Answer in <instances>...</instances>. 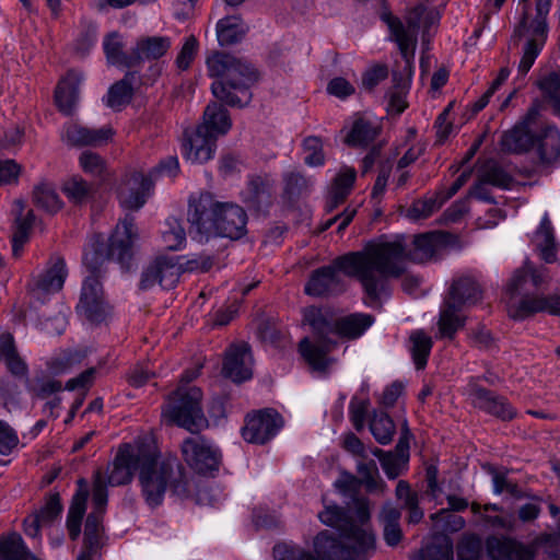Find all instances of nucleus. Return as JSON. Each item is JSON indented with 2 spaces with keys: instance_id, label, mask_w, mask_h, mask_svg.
I'll return each instance as SVG.
<instances>
[{
  "instance_id": "obj_1",
  "label": "nucleus",
  "mask_w": 560,
  "mask_h": 560,
  "mask_svg": "<svg viewBox=\"0 0 560 560\" xmlns=\"http://www.w3.org/2000/svg\"><path fill=\"white\" fill-rule=\"evenodd\" d=\"M404 247L399 242H370L361 250L335 258L330 265L315 269L305 284L312 296H330L345 291L339 275L358 280L370 303L388 295V280L399 278L404 271Z\"/></svg>"
},
{
  "instance_id": "obj_2",
  "label": "nucleus",
  "mask_w": 560,
  "mask_h": 560,
  "mask_svg": "<svg viewBox=\"0 0 560 560\" xmlns=\"http://www.w3.org/2000/svg\"><path fill=\"white\" fill-rule=\"evenodd\" d=\"M320 522L339 530H323L314 539V557L298 545L280 542L273 547L275 560H366L375 551V536L355 517L354 505L345 509L327 505Z\"/></svg>"
},
{
  "instance_id": "obj_3",
  "label": "nucleus",
  "mask_w": 560,
  "mask_h": 560,
  "mask_svg": "<svg viewBox=\"0 0 560 560\" xmlns=\"http://www.w3.org/2000/svg\"><path fill=\"white\" fill-rule=\"evenodd\" d=\"M187 220L190 237L201 244L215 237L238 240L246 233L245 210L234 202L219 201L207 191L189 197Z\"/></svg>"
},
{
  "instance_id": "obj_4",
  "label": "nucleus",
  "mask_w": 560,
  "mask_h": 560,
  "mask_svg": "<svg viewBox=\"0 0 560 560\" xmlns=\"http://www.w3.org/2000/svg\"><path fill=\"white\" fill-rule=\"evenodd\" d=\"M138 480L141 495L152 509L162 504L168 490L180 498L190 494L189 481L179 460L175 456H161L151 444L143 443Z\"/></svg>"
},
{
  "instance_id": "obj_5",
  "label": "nucleus",
  "mask_w": 560,
  "mask_h": 560,
  "mask_svg": "<svg viewBox=\"0 0 560 560\" xmlns=\"http://www.w3.org/2000/svg\"><path fill=\"white\" fill-rule=\"evenodd\" d=\"M207 68L209 75L217 79L211 84L215 98L237 107L250 103V86L258 80V73L248 61L215 52L207 59Z\"/></svg>"
},
{
  "instance_id": "obj_6",
  "label": "nucleus",
  "mask_w": 560,
  "mask_h": 560,
  "mask_svg": "<svg viewBox=\"0 0 560 560\" xmlns=\"http://www.w3.org/2000/svg\"><path fill=\"white\" fill-rule=\"evenodd\" d=\"M335 319L331 311L327 307L308 306L303 310V320L318 336V340L302 339L299 351L314 371L325 372L332 362L328 353L337 342L329 339L328 335H334Z\"/></svg>"
},
{
  "instance_id": "obj_7",
  "label": "nucleus",
  "mask_w": 560,
  "mask_h": 560,
  "mask_svg": "<svg viewBox=\"0 0 560 560\" xmlns=\"http://www.w3.org/2000/svg\"><path fill=\"white\" fill-rule=\"evenodd\" d=\"M137 240L133 218L126 215L118 222L114 233L108 240L106 254L102 248V244L94 242L83 254V264L90 271V276H100L102 265L106 259H114L122 267L127 266L132 257V246Z\"/></svg>"
},
{
  "instance_id": "obj_8",
  "label": "nucleus",
  "mask_w": 560,
  "mask_h": 560,
  "mask_svg": "<svg viewBox=\"0 0 560 560\" xmlns=\"http://www.w3.org/2000/svg\"><path fill=\"white\" fill-rule=\"evenodd\" d=\"M481 295V288L471 276L455 279L440 312V337L452 339L465 324V318L460 315L462 307L476 304Z\"/></svg>"
},
{
  "instance_id": "obj_9",
  "label": "nucleus",
  "mask_w": 560,
  "mask_h": 560,
  "mask_svg": "<svg viewBox=\"0 0 560 560\" xmlns=\"http://www.w3.org/2000/svg\"><path fill=\"white\" fill-rule=\"evenodd\" d=\"M202 393L198 387L179 386L170 396L162 411L167 422L197 433L208 427V420L201 407Z\"/></svg>"
},
{
  "instance_id": "obj_10",
  "label": "nucleus",
  "mask_w": 560,
  "mask_h": 560,
  "mask_svg": "<svg viewBox=\"0 0 560 560\" xmlns=\"http://www.w3.org/2000/svg\"><path fill=\"white\" fill-rule=\"evenodd\" d=\"M541 105L535 101L515 126L503 132L501 150L508 153H525L535 147V132L540 126Z\"/></svg>"
},
{
  "instance_id": "obj_11",
  "label": "nucleus",
  "mask_w": 560,
  "mask_h": 560,
  "mask_svg": "<svg viewBox=\"0 0 560 560\" xmlns=\"http://www.w3.org/2000/svg\"><path fill=\"white\" fill-rule=\"evenodd\" d=\"M143 443H125L121 444L112 463L103 471L97 469L94 475L101 472L106 483V488L125 486L131 482L133 474L139 470L140 456ZM95 476H93V479Z\"/></svg>"
},
{
  "instance_id": "obj_12",
  "label": "nucleus",
  "mask_w": 560,
  "mask_h": 560,
  "mask_svg": "<svg viewBox=\"0 0 560 560\" xmlns=\"http://www.w3.org/2000/svg\"><path fill=\"white\" fill-rule=\"evenodd\" d=\"M108 493L101 472L95 475L92 489L93 511L88 515L84 528L82 550L100 552L102 547L103 516L106 510Z\"/></svg>"
},
{
  "instance_id": "obj_13",
  "label": "nucleus",
  "mask_w": 560,
  "mask_h": 560,
  "mask_svg": "<svg viewBox=\"0 0 560 560\" xmlns=\"http://www.w3.org/2000/svg\"><path fill=\"white\" fill-rule=\"evenodd\" d=\"M282 427L281 415L272 408H266L248 413L241 433L246 442L262 445L273 439Z\"/></svg>"
},
{
  "instance_id": "obj_14",
  "label": "nucleus",
  "mask_w": 560,
  "mask_h": 560,
  "mask_svg": "<svg viewBox=\"0 0 560 560\" xmlns=\"http://www.w3.org/2000/svg\"><path fill=\"white\" fill-rule=\"evenodd\" d=\"M180 448L185 462L198 474L205 475L219 469L221 454L205 436L187 438Z\"/></svg>"
},
{
  "instance_id": "obj_15",
  "label": "nucleus",
  "mask_w": 560,
  "mask_h": 560,
  "mask_svg": "<svg viewBox=\"0 0 560 560\" xmlns=\"http://www.w3.org/2000/svg\"><path fill=\"white\" fill-rule=\"evenodd\" d=\"M79 314L91 323H102L109 314V306L105 300L104 291L100 279L88 276L83 282L79 303Z\"/></svg>"
},
{
  "instance_id": "obj_16",
  "label": "nucleus",
  "mask_w": 560,
  "mask_h": 560,
  "mask_svg": "<svg viewBox=\"0 0 560 560\" xmlns=\"http://www.w3.org/2000/svg\"><path fill=\"white\" fill-rule=\"evenodd\" d=\"M217 138L198 126L184 130L182 139L183 158L192 164H203L214 158Z\"/></svg>"
},
{
  "instance_id": "obj_17",
  "label": "nucleus",
  "mask_w": 560,
  "mask_h": 560,
  "mask_svg": "<svg viewBox=\"0 0 560 560\" xmlns=\"http://www.w3.org/2000/svg\"><path fill=\"white\" fill-rule=\"evenodd\" d=\"M67 277L65 260L61 257H52L48 267L28 284L34 299L44 302L45 299L60 291Z\"/></svg>"
},
{
  "instance_id": "obj_18",
  "label": "nucleus",
  "mask_w": 560,
  "mask_h": 560,
  "mask_svg": "<svg viewBox=\"0 0 560 560\" xmlns=\"http://www.w3.org/2000/svg\"><path fill=\"white\" fill-rule=\"evenodd\" d=\"M152 180L142 173L135 172L126 175L117 187V198L120 206L127 210H139L147 201Z\"/></svg>"
},
{
  "instance_id": "obj_19",
  "label": "nucleus",
  "mask_w": 560,
  "mask_h": 560,
  "mask_svg": "<svg viewBox=\"0 0 560 560\" xmlns=\"http://www.w3.org/2000/svg\"><path fill=\"white\" fill-rule=\"evenodd\" d=\"M424 14L425 7L419 4L409 11L407 15V26L399 20H393L389 23L392 34L404 57H407L408 52L415 49L417 34L422 26Z\"/></svg>"
},
{
  "instance_id": "obj_20",
  "label": "nucleus",
  "mask_w": 560,
  "mask_h": 560,
  "mask_svg": "<svg viewBox=\"0 0 560 560\" xmlns=\"http://www.w3.org/2000/svg\"><path fill=\"white\" fill-rule=\"evenodd\" d=\"M469 396L475 407L502 421H510L516 416L515 409L505 397L495 395L476 383L469 384Z\"/></svg>"
},
{
  "instance_id": "obj_21",
  "label": "nucleus",
  "mask_w": 560,
  "mask_h": 560,
  "mask_svg": "<svg viewBox=\"0 0 560 560\" xmlns=\"http://www.w3.org/2000/svg\"><path fill=\"white\" fill-rule=\"evenodd\" d=\"M179 279V267L173 259L156 258L142 272L140 288L149 290L155 284L170 290L176 285Z\"/></svg>"
},
{
  "instance_id": "obj_22",
  "label": "nucleus",
  "mask_w": 560,
  "mask_h": 560,
  "mask_svg": "<svg viewBox=\"0 0 560 560\" xmlns=\"http://www.w3.org/2000/svg\"><path fill=\"white\" fill-rule=\"evenodd\" d=\"M253 358L250 348L247 343H238L231 346L223 363L222 372L225 377L231 378L235 383L245 382L253 376Z\"/></svg>"
},
{
  "instance_id": "obj_23",
  "label": "nucleus",
  "mask_w": 560,
  "mask_h": 560,
  "mask_svg": "<svg viewBox=\"0 0 560 560\" xmlns=\"http://www.w3.org/2000/svg\"><path fill=\"white\" fill-rule=\"evenodd\" d=\"M450 234L445 232H429L424 234H420L415 236L413 238V249L409 252L406 250L405 245L401 240H395L394 242H399L405 250V256L402 258V266L405 272V260L409 256L410 259L415 261H425L434 257L442 248H444L448 243ZM401 273L400 276H402Z\"/></svg>"
},
{
  "instance_id": "obj_24",
  "label": "nucleus",
  "mask_w": 560,
  "mask_h": 560,
  "mask_svg": "<svg viewBox=\"0 0 560 560\" xmlns=\"http://www.w3.org/2000/svg\"><path fill=\"white\" fill-rule=\"evenodd\" d=\"M273 185L267 177L252 175L246 188L242 191V200L249 209L266 211L272 205Z\"/></svg>"
},
{
  "instance_id": "obj_25",
  "label": "nucleus",
  "mask_w": 560,
  "mask_h": 560,
  "mask_svg": "<svg viewBox=\"0 0 560 560\" xmlns=\"http://www.w3.org/2000/svg\"><path fill=\"white\" fill-rule=\"evenodd\" d=\"M535 147L542 164L551 165L560 160V131L552 125L542 121L535 132Z\"/></svg>"
},
{
  "instance_id": "obj_26",
  "label": "nucleus",
  "mask_w": 560,
  "mask_h": 560,
  "mask_svg": "<svg viewBox=\"0 0 560 560\" xmlns=\"http://www.w3.org/2000/svg\"><path fill=\"white\" fill-rule=\"evenodd\" d=\"M512 182V176L498 162L489 160L479 168L478 183L472 187L471 194L478 199L487 200L483 192L486 184L508 189Z\"/></svg>"
},
{
  "instance_id": "obj_27",
  "label": "nucleus",
  "mask_w": 560,
  "mask_h": 560,
  "mask_svg": "<svg viewBox=\"0 0 560 560\" xmlns=\"http://www.w3.org/2000/svg\"><path fill=\"white\" fill-rule=\"evenodd\" d=\"M334 486L339 492L352 499L357 520L362 524L368 523L370 520L369 500L357 495L361 487L358 477L342 470Z\"/></svg>"
},
{
  "instance_id": "obj_28",
  "label": "nucleus",
  "mask_w": 560,
  "mask_h": 560,
  "mask_svg": "<svg viewBox=\"0 0 560 560\" xmlns=\"http://www.w3.org/2000/svg\"><path fill=\"white\" fill-rule=\"evenodd\" d=\"M172 42L167 36H143L132 47L133 67L144 61L162 58L171 48Z\"/></svg>"
},
{
  "instance_id": "obj_29",
  "label": "nucleus",
  "mask_w": 560,
  "mask_h": 560,
  "mask_svg": "<svg viewBox=\"0 0 560 560\" xmlns=\"http://www.w3.org/2000/svg\"><path fill=\"white\" fill-rule=\"evenodd\" d=\"M491 560H534L532 547L524 546L511 539L490 538L487 541Z\"/></svg>"
},
{
  "instance_id": "obj_30",
  "label": "nucleus",
  "mask_w": 560,
  "mask_h": 560,
  "mask_svg": "<svg viewBox=\"0 0 560 560\" xmlns=\"http://www.w3.org/2000/svg\"><path fill=\"white\" fill-rule=\"evenodd\" d=\"M83 80L84 75L81 72L70 70L58 83L55 91V101L62 113L67 115L72 113L79 100V86Z\"/></svg>"
},
{
  "instance_id": "obj_31",
  "label": "nucleus",
  "mask_w": 560,
  "mask_h": 560,
  "mask_svg": "<svg viewBox=\"0 0 560 560\" xmlns=\"http://www.w3.org/2000/svg\"><path fill=\"white\" fill-rule=\"evenodd\" d=\"M545 311L552 315H560V295L524 298L516 307L510 308L509 313L514 319H524Z\"/></svg>"
},
{
  "instance_id": "obj_32",
  "label": "nucleus",
  "mask_w": 560,
  "mask_h": 560,
  "mask_svg": "<svg viewBox=\"0 0 560 560\" xmlns=\"http://www.w3.org/2000/svg\"><path fill=\"white\" fill-rule=\"evenodd\" d=\"M113 131L108 127L90 129L88 127L70 124L65 128L63 139L71 145H100L108 141Z\"/></svg>"
},
{
  "instance_id": "obj_33",
  "label": "nucleus",
  "mask_w": 560,
  "mask_h": 560,
  "mask_svg": "<svg viewBox=\"0 0 560 560\" xmlns=\"http://www.w3.org/2000/svg\"><path fill=\"white\" fill-rule=\"evenodd\" d=\"M374 323V317L365 313H352L335 319L334 335L347 340L361 337Z\"/></svg>"
},
{
  "instance_id": "obj_34",
  "label": "nucleus",
  "mask_w": 560,
  "mask_h": 560,
  "mask_svg": "<svg viewBox=\"0 0 560 560\" xmlns=\"http://www.w3.org/2000/svg\"><path fill=\"white\" fill-rule=\"evenodd\" d=\"M89 497L88 482L84 479L78 480V491L72 498L67 516V529L72 540L78 539L81 534V524L86 510Z\"/></svg>"
},
{
  "instance_id": "obj_35",
  "label": "nucleus",
  "mask_w": 560,
  "mask_h": 560,
  "mask_svg": "<svg viewBox=\"0 0 560 560\" xmlns=\"http://www.w3.org/2000/svg\"><path fill=\"white\" fill-rule=\"evenodd\" d=\"M198 127L218 139V137L229 132L232 120L228 109L223 105L213 102L206 107L202 122Z\"/></svg>"
},
{
  "instance_id": "obj_36",
  "label": "nucleus",
  "mask_w": 560,
  "mask_h": 560,
  "mask_svg": "<svg viewBox=\"0 0 560 560\" xmlns=\"http://www.w3.org/2000/svg\"><path fill=\"white\" fill-rule=\"evenodd\" d=\"M248 32V25L240 15L222 18L217 23V37L221 46H229L242 40Z\"/></svg>"
},
{
  "instance_id": "obj_37",
  "label": "nucleus",
  "mask_w": 560,
  "mask_h": 560,
  "mask_svg": "<svg viewBox=\"0 0 560 560\" xmlns=\"http://www.w3.org/2000/svg\"><path fill=\"white\" fill-rule=\"evenodd\" d=\"M380 132L378 122L365 117H358L346 137V143L351 147H366L377 138Z\"/></svg>"
},
{
  "instance_id": "obj_38",
  "label": "nucleus",
  "mask_w": 560,
  "mask_h": 560,
  "mask_svg": "<svg viewBox=\"0 0 560 560\" xmlns=\"http://www.w3.org/2000/svg\"><path fill=\"white\" fill-rule=\"evenodd\" d=\"M357 472L360 485L370 493H384L386 483L380 476L377 464L374 459L360 458L357 462Z\"/></svg>"
},
{
  "instance_id": "obj_39",
  "label": "nucleus",
  "mask_w": 560,
  "mask_h": 560,
  "mask_svg": "<svg viewBox=\"0 0 560 560\" xmlns=\"http://www.w3.org/2000/svg\"><path fill=\"white\" fill-rule=\"evenodd\" d=\"M124 47L122 37L117 32L106 35L103 40V49L109 65L133 68L132 49L127 54L124 51Z\"/></svg>"
},
{
  "instance_id": "obj_40",
  "label": "nucleus",
  "mask_w": 560,
  "mask_h": 560,
  "mask_svg": "<svg viewBox=\"0 0 560 560\" xmlns=\"http://www.w3.org/2000/svg\"><path fill=\"white\" fill-rule=\"evenodd\" d=\"M15 209L19 212L15 219V232L12 238V253L15 257H19L23 245L28 240L30 230L33 226L35 215L32 210H28L25 217H22V211L24 209V202L22 200L15 201Z\"/></svg>"
},
{
  "instance_id": "obj_41",
  "label": "nucleus",
  "mask_w": 560,
  "mask_h": 560,
  "mask_svg": "<svg viewBox=\"0 0 560 560\" xmlns=\"http://www.w3.org/2000/svg\"><path fill=\"white\" fill-rule=\"evenodd\" d=\"M534 243L540 252L541 258L546 262H552L557 255V245L553 237L551 222L545 215L540 222L539 228L535 232Z\"/></svg>"
},
{
  "instance_id": "obj_42",
  "label": "nucleus",
  "mask_w": 560,
  "mask_h": 560,
  "mask_svg": "<svg viewBox=\"0 0 560 560\" xmlns=\"http://www.w3.org/2000/svg\"><path fill=\"white\" fill-rule=\"evenodd\" d=\"M133 72H127L118 82L114 83L106 95V105L114 109H120L121 106L128 104L132 98V81Z\"/></svg>"
},
{
  "instance_id": "obj_43",
  "label": "nucleus",
  "mask_w": 560,
  "mask_h": 560,
  "mask_svg": "<svg viewBox=\"0 0 560 560\" xmlns=\"http://www.w3.org/2000/svg\"><path fill=\"white\" fill-rule=\"evenodd\" d=\"M33 202L38 208L51 213L62 208V201L56 192L55 186L46 180L35 185L33 189Z\"/></svg>"
},
{
  "instance_id": "obj_44",
  "label": "nucleus",
  "mask_w": 560,
  "mask_h": 560,
  "mask_svg": "<svg viewBox=\"0 0 560 560\" xmlns=\"http://www.w3.org/2000/svg\"><path fill=\"white\" fill-rule=\"evenodd\" d=\"M409 349L418 370L424 369L432 349V338L423 330H415L409 336Z\"/></svg>"
},
{
  "instance_id": "obj_45",
  "label": "nucleus",
  "mask_w": 560,
  "mask_h": 560,
  "mask_svg": "<svg viewBox=\"0 0 560 560\" xmlns=\"http://www.w3.org/2000/svg\"><path fill=\"white\" fill-rule=\"evenodd\" d=\"M31 557L21 535L12 533L0 538V560H30Z\"/></svg>"
},
{
  "instance_id": "obj_46",
  "label": "nucleus",
  "mask_w": 560,
  "mask_h": 560,
  "mask_svg": "<svg viewBox=\"0 0 560 560\" xmlns=\"http://www.w3.org/2000/svg\"><path fill=\"white\" fill-rule=\"evenodd\" d=\"M62 191L70 202L83 205L93 198L94 187L85 179L73 176L63 183Z\"/></svg>"
},
{
  "instance_id": "obj_47",
  "label": "nucleus",
  "mask_w": 560,
  "mask_h": 560,
  "mask_svg": "<svg viewBox=\"0 0 560 560\" xmlns=\"http://www.w3.org/2000/svg\"><path fill=\"white\" fill-rule=\"evenodd\" d=\"M28 393L37 399H47L62 390V383L43 373L27 380Z\"/></svg>"
},
{
  "instance_id": "obj_48",
  "label": "nucleus",
  "mask_w": 560,
  "mask_h": 560,
  "mask_svg": "<svg viewBox=\"0 0 560 560\" xmlns=\"http://www.w3.org/2000/svg\"><path fill=\"white\" fill-rule=\"evenodd\" d=\"M370 431L374 439L382 445L392 442L396 427L392 418L383 411H375L370 421Z\"/></svg>"
},
{
  "instance_id": "obj_49",
  "label": "nucleus",
  "mask_w": 560,
  "mask_h": 560,
  "mask_svg": "<svg viewBox=\"0 0 560 560\" xmlns=\"http://www.w3.org/2000/svg\"><path fill=\"white\" fill-rule=\"evenodd\" d=\"M417 560H453V541L446 535H438L423 548Z\"/></svg>"
},
{
  "instance_id": "obj_50",
  "label": "nucleus",
  "mask_w": 560,
  "mask_h": 560,
  "mask_svg": "<svg viewBox=\"0 0 560 560\" xmlns=\"http://www.w3.org/2000/svg\"><path fill=\"white\" fill-rule=\"evenodd\" d=\"M393 90L388 91V107L396 114H401L407 107L405 101L406 91L409 85V79L405 78L401 73L393 72Z\"/></svg>"
},
{
  "instance_id": "obj_51",
  "label": "nucleus",
  "mask_w": 560,
  "mask_h": 560,
  "mask_svg": "<svg viewBox=\"0 0 560 560\" xmlns=\"http://www.w3.org/2000/svg\"><path fill=\"white\" fill-rule=\"evenodd\" d=\"M445 200L446 198L440 195L416 200L407 210V217L411 220L425 219L438 211Z\"/></svg>"
},
{
  "instance_id": "obj_52",
  "label": "nucleus",
  "mask_w": 560,
  "mask_h": 560,
  "mask_svg": "<svg viewBox=\"0 0 560 560\" xmlns=\"http://www.w3.org/2000/svg\"><path fill=\"white\" fill-rule=\"evenodd\" d=\"M431 520L434 522L435 530L441 533H455L465 526V520L462 516L445 509L432 514Z\"/></svg>"
},
{
  "instance_id": "obj_53",
  "label": "nucleus",
  "mask_w": 560,
  "mask_h": 560,
  "mask_svg": "<svg viewBox=\"0 0 560 560\" xmlns=\"http://www.w3.org/2000/svg\"><path fill=\"white\" fill-rule=\"evenodd\" d=\"M303 150L305 153L304 163L311 167L322 166L325 163L323 151V141L319 137L310 136L303 140Z\"/></svg>"
},
{
  "instance_id": "obj_54",
  "label": "nucleus",
  "mask_w": 560,
  "mask_h": 560,
  "mask_svg": "<svg viewBox=\"0 0 560 560\" xmlns=\"http://www.w3.org/2000/svg\"><path fill=\"white\" fill-rule=\"evenodd\" d=\"M539 88L560 116V73L552 72L539 81Z\"/></svg>"
},
{
  "instance_id": "obj_55",
  "label": "nucleus",
  "mask_w": 560,
  "mask_h": 560,
  "mask_svg": "<svg viewBox=\"0 0 560 560\" xmlns=\"http://www.w3.org/2000/svg\"><path fill=\"white\" fill-rule=\"evenodd\" d=\"M489 472L492 476L493 491L495 494H501L506 491L515 499L530 498L521 490L517 483L509 479L505 472L498 471L494 468H491Z\"/></svg>"
},
{
  "instance_id": "obj_56",
  "label": "nucleus",
  "mask_w": 560,
  "mask_h": 560,
  "mask_svg": "<svg viewBox=\"0 0 560 560\" xmlns=\"http://www.w3.org/2000/svg\"><path fill=\"white\" fill-rule=\"evenodd\" d=\"M168 229L163 232L165 247L171 250H179L186 244V232L176 219L167 220Z\"/></svg>"
},
{
  "instance_id": "obj_57",
  "label": "nucleus",
  "mask_w": 560,
  "mask_h": 560,
  "mask_svg": "<svg viewBox=\"0 0 560 560\" xmlns=\"http://www.w3.org/2000/svg\"><path fill=\"white\" fill-rule=\"evenodd\" d=\"M357 177V172L353 167H342L337 174L331 191L338 196L339 200H345L350 194Z\"/></svg>"
},
{
  "instance_id": "obj_58",
  "label": "nucleus",
  "mask_w": 560,
  "mask_h": 560,
  "mask_svg": "<svg viewBox=\"0 0 560 560\" xmlns=\"http://www.w3.org/2000/svg\"><path fill=\"white\" fill-rule=\"evenodd\" d=\"M481 551L482 542L476 535H465L457 546L458 560H478Z\"/></svg>"
},
{
  "instance_id": "obj_59",
  "label": "nucleus",
  "mask_w": 560,
  "mask_h": 560,
  "mask_svg": "<svg viewBox=\"0 0 560 560\" xmlns=\"http://www.w3.org/2000/svg\"><path fill=\"white\" fill-rule=\"evenodd\" d=\"M83 354L79 351L63 352L52 358L48 364L54 374H63L69 372L74 365L81 363Z\"/></svg>"
},
{
  "instance_id": "obj_60",
  "label": "nucleus",
  "mask_w": 560,
  "mask_h": 560,
  "mask_svg": "<svg viewBox=\"0 0 560 560\" xmlns=\"http://www.w3.org/2000/svg\"><path fill=\"white\" fill-rule=\"evenodd\" d=\"M82 170L92 176L102 177L106 172L105 161L97 154L91 151H84L79 159Z\"/></svg>"
},
{
  "instance_id": "obj_61",
  "label": "nucleus",
  "mask_w": 560,
  "mask_h": 560,
  "mask_svg": "<svg viewBox=\"0 0 560 560\" xmlns=\"http://www.w3.org/2000/svg\"><path fill=\"white\" fill-rule=\"evenodd\" d=\"M408 456L404 454L388 456L382 458V468L388 479H396L407 469Z\"/></svg>"
},
{
  "instance_id": "obj_62",
  "label": "nucleus",
  "mask_w": 560,
  "mask_h": 560,
  "mask_svg": "<svg viewBox=\"0 0 560 560\" xmlns=\"http://www.w3.org/2000/svg\"><path fill=\"white\" fill-rule=\"evenodd\" d=\"M62 505L60 502L59 493H51L44 506L38 510L35 515L46 525L54 522L61 513Z\"/></svg>"
},
{
  "instance_id": "obj_63",
  "label": "nucleus",
  "mask_w": 560,
  "mask_h": 560,
  "mask_svg": "<svg viewBox=\"0 0 560 560\" xmlns=\"http://www.w3.org/2000/svg\"><path fill=\"white\" fill-rule=\"evenodd\" d=\"M369 404V399H359L358 397H352L350 401V420L357 431H361L364 428Z\"/></svg>"
},
{
  "instance_id": "obj_64",
  "label": "nucleus",
  "mask_w": 560,
  "mask_h": 560,
  "mask_svg": "<svg viewBox=\"0 0 560 560\" xmlns=\"http://www.w3.org/2000/svg\"><path fill=\"white\" fill-rule=\"evenodd\" d=\"M388 77V68L385 65H374L362 75V88L372 92L382 81Z\"/></svg>"
}]
</instances>
